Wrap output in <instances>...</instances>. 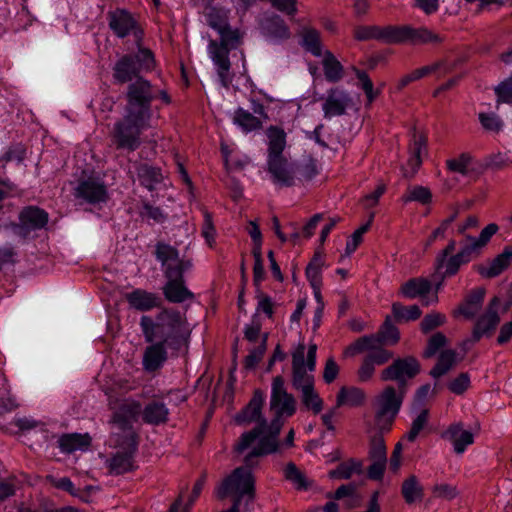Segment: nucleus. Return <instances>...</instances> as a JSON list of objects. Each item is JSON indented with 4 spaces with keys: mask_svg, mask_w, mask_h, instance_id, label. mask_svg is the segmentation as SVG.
Here are the masks:
<instances>
[{
    "mask_svg": "<svg viewBox=\"0 0 512 512\" xmlns=\"http://www.w3.org/2000/svg\"><path fill=\"white\" fill-rule=\"evenodd\" d=\"M256 298L258 300L256 311L263 312L268 318H272L274 313V304L271 297L261 291H258Z\"/></svg>",
    "mask_w": 512,
    "mask_h": 512,
    "instance_id": "338daca9",
    "label": "nucleus"
},
{
    "mask_svg": "<svg viewBox=\"0 0 512 512\" xmlns=\"http://www.w3.org/2000/svg\"><path fill=\"white\" fill-rule=\"evenodd\" d=\"M446 316L439 312H431L426 314L420 323V330L424 334H428L434 329L444 325Z\"/></svg>",
    "mask_w": 512,
    "mask_h": 512,
    "instance_id": "603ef678",
    "label": "nucleus"
},
{
    "mask_svg": "<svg viewBox=\"0 0 512 512\" xmlns=\"http://www.w3.org/2000/svg\"><path fill=\"white\" fill-rule=\"evenodd\" d=\"M141 407L138 403H124L114 412L110 421V443L120 447L110 459L107 460L109 472L121 475L133 469V454L137 449L136 435L132 424L139 415Z\"/></svg>",
    "mask_w": 512,
    "mask_h": 512,
    "instance_id": "f257e3e1",
    "label": "nucleus"
},
{
    "mask_svg": "<svg viewBox=\"0 0 512 512\" xmlns=\"http://www.w3.org/2000/svg\"><path fill=\"white\" fill-rule=\"evenodd\" d=\"M143 367L148 372H154L160 367V342L146 348L143 356Z\"/></svg>",
    "mask_w": 512,
    "mask_h": 512,
    "instance_id": "de8ad7c7",
    "label": "nucleus"
},
{
    "mask_svg": "<svg viewBox=\"0 0 512 512\" xmlns=\"http://www.w3.org/2000/svg\"><path fill=\"white\" fill-rule=\"evenodd\" d=\"M374 214H371L369 220L362 226H360L354 233L351 235L350 239L346 243L345 252L347 255L352 254L359 244L362 242L363 235L369 230L372 222H373Z\"/></svg>",
    "mask_w": 512,
    "mask_h": 512,
    "instance_id": "3c124183",
    "label": "nucleus"
},
{
    "mask_svg": "<svg viewBox=\"0 0 512 512\" xmlns=\"http://www.w3.org/2000/svg\"><path fill=\"white\" fill-rule=\"evenodd\" d=\"M19 222L14 224L15 233L27 238L32 232L41 230L46 227L49 221V215L37 206H26L19 213Z\"/></svg>",
    "mask_w": 512,
    "mask_h": 512,
    "instance_id": "ddd939ff",
    "label": "nucleus"
},
{
    "mask_svg": "<svg viewBox=\"0 0 512 512\" xmlns=\"http://www.w3.org/2000/svg\"><path fill=\"white\" fill-rule=\"evenodd\" d=\"M404 202H419L423 205L429 204L432 200V193L429 188L416 185L409 187L407 193L402 197Z\"/></svg>",
    "mask_w": 512,
    "mask_h": 512,
    "instance_id": "a18cd8bd",
    "label": "nucleus"
},
{
    "mask_svg": "<svg viewBox=\"0 0 512 512\" xmlns=\"http://www.w3.org/2000/svg\"><path fill=\"white\" fill-rule=\"evenodd\" d=\"M268 335L264 334L259 346L250 350L249 354L245 357L244 367L246 369H253L262 360L263 355L266 351Z\"/></svg>",
    "mask_w": 512,
    "mask_h": 512,
    "instance_id": "864d4df0",
    "label": "nucleus"
},
{
    "mask_svg": "<svg viewBox=\"0 0 512 512\" xmlns=\"http://www.w3.org/2000/svg\"><path fill=\"white\" fill-rule=\"evenodd\" d=\"M401 494L408 505L417 501H422L424 497V488L415 475L406 478L401 486Z\"/></svg>",
    "mask_w": 512,
    "mask_h": 512,
    "instance_id": "72a5a7b5",
    "label": "nucleus"
},
{
    "mask_svg": "<svg viewBox=\"0 0 512 512\" xmlns=\"http://www.w3.org/2000/svg\"><path fill=\"white\" fill-rule=\"evenodd\" d=\"M297 180L307 182L312 180L318 173L316 164L313 160L298 165L296 163Z\"/></svg>",
    "mask_w": 512,
    "mask_h": 512,
    "instance_id": "052dcab7",
    "label": "nucleus"
},
{
    "mask_svg": "<svg viewBox=\"0 0 512 512\" xmlns=\"http://www.w3.org/2000/svg\"><path fill=\"white\" fill-rule=\"evenodd\" d=\"M184 252L170 244L162 243V267L165 283L162 286V293L165 299L173 304H182L193 301L194 293L187 287L184 274L193 268V259Z\"/></svg>",
    "mask_w": 512,
    "mask_h": 512,
    "instance_id": "7ed1b4c3",
    "label": "nucleus"
},
{
    "mask_svg": "<svg viewBox=\"0 0 512 512\" xmlns=\"http://www.w3.org/2000/svg\"><path fill=\"white\" fill-rule=\"evenodd\" d=\"M499 299L494 297L489 305L487 311L477 320L473 331L471 339H468L465 343L474 344L478 342L482 337H490L497 325L500 322V317L495 309L497 306Z\"/></svg>",
    "mask_w": 512,
    "mask_h": 512,
    "instance_id": "aec40b11",
    "label": "nucleus"
},
{
    "mask_svg": "<svg viewBox=\"0 0 512 512\" xmlns=\"http://www.w3.org/2000/svg\"><path fill=\"white\" fill-rule=\"evenodd\" d=\"M392 313L397 322H409L417 320L422 311L418 305L404 306L399 302L392 304Z\"/></svg>",
    "mask_w": 512,
    "mask_h": 512,
    "instance_id": "37998d69",
    "label": "nucleus"
},
{
    "mask_svg": "<svg viewBox=\"0 0 512 512\" xmlns=\"http://www.w3.org/2000/svg\"><path fill=\"white\" fill-rule=\"evenodd\" d=\"M366 336L378 339L381 344H396L400 339L399 330L392 323L390 316H386L384 323L376 334Z\"/></svg>",
    "mask_w": 512,
    "mask_h": 512,
    "instance_id": "e433bc0d",
    "label": "nucleus"
},
{
    "mask_svg": "<svg viewBox=\"0 0 512 512\" xmlns=\"http://www.w3.org/2000/svg\"><path fill=\"white\" fill-rule=\"evenodd\" d=\"M443 437L452 442L454 451L457 454H462L467 446L474 442L473 434L468 430H464L461 423L450 425L443 433Z\"/></svg>",
    "mask_w": 512,
    "mask_h": 512,
    "instance_id": "393cba45",
    "label": "nucleus"
},
{
    "mask_svg": "<svg viewBox=\"0 0 512 512\" xmlns=\"http://www.w3.org/2000/svg\"><path fill=\"white\" fill-rule=\"evenodd\" d=\"M479 121L488 131L498 132L502 128V121L494 114L480 113Z\"/></svg>",
    "mask_w": 512,
    "mask_h": 512,
    "instance_id": "774afa93",
    "label": "nucleus"
},
{
    "mask_svg": "<svg viewBox=\"0 0 512 512\" xmlns=\"http://www.w3.org/2000/svg\"><path fill=\"white\" fill-rule=\"evenodd\" d=\"M127 112L138 114L144 110L146 117L150 118L149 104L152 98L150 84L148 81L138 78L134 83L129 85Z\"/></svg>",
    "mask_w": 512,
    "mask_h": 512,
    "instance_id": "2eb2a0df",
    "label": "nucleus"
},
{
    "mask_svg": "<svg viewBox=\"0 0 512 512\" xmlns=\"http://www.w3.org/2000/svg\"><path fill=\"white\" fill-rule=\"evenodd\" d=\"M142 332L147 342H153L158 334L159 325L154 323L149 316H142L140 320Z\"/></svg>",
    "mask_w": 512,
    "mask_h": 512,
    "instance_id": "e2e57ef3",
    "label": "nucleus"
},
{
    "mask_svg": "<svg viewBox=\"0 0 512 512\" xmlns=\"http://www.w3.org/2000/svg\"><path fill=\"white\" fill-rule=\"evenodd\" d=\"M365 393L362 389L351 387V388H341L337 394L336 398V406L341 407L344 405H348L351 407H356L361 405L364 402Z\"/></svg>",
    "mask_w": 512,
    "mask_h": 512,
    "instance_id": "c9c22d12",
    "label": "nucleus"
},
{
    "mask_svg": "<svg viewBox=\"0 0 512 512\" xmlns=\"http://www.w3.org/2000/svg\"><path fill=\"white\" fill-rule=\"evenodd\" d=\"M74 196L77 199L95 205L105 203L108 200V191L102 180L89 177L78 183Z\"/></svg>",
    "mask_w": 512,
    "mask_h": 512,
    "instance_id": "f3484780",
    "label": "nucleus"
},
{
    "mask_svg": "<svg viewBox=\"0 0 512 512\" xmlns=\"http://www.w3.org/2000/svg\"><path fill=\"white\" fill-rule=\"evenodd\" d=\"M446 343H447V338L443 333L437 332V333L433 334L429 338L427 346L423 352L424 358L433 357L438 352L439 349H441L442 347H444L446 345Z\"/></svg>",
    "mask_w": 512,
    "mask_h": 512,
    "instance_id": "4d7b16f0",
    "label": "nucleus"
},
{
    "mask_svg": "<svg viewBox=\"0 0 512 512\" xmlns=\"http://www.w3.org/2000/svg\"><path fill=\"white\" fill-rule=\"evenodd\" d=\"M350 103L351 97L347 91L338 87L329 89L322 105L324 117L332 118L345 114Z\"/></svg>",
    "mask_w": 512,
    "mask_h": 512,
    "instance_id": "412c9836",
    "label": "nucleus"
},
{
    "mask_svg": "<svg viewBox=\"0 0 512 512\" xmlns=\"http://www.w3.org/2000/svg\"><path fill=\"white\" fill-rule=\"evenodd\" d=\"M317 345H309L305 360V345L299 344L292 353L291 384L295 391L300 392L315 386L313 372L316 367Z\"/></svg>",
    "mask_w": 512,
    "mask_h": 512,
    "instance_id": "9d476101",
    "label": "nucleus"
},
{
    "mask_svg": "<svg viewBox=\"0 0 512 512\" xmlns=\"http://www.w3.org/2000/svg\"><path fill=\"white\" fill-rule=\"evenodd\" d=\"M140 71L132 55L122 56L113 68V77L118 83H127L137 77Z\"/></svg>",
    "mask_w": 512,
    "mask_h": 512,
    "instance_id": "bb28decb",
    "label": "nucleus"
},
{
    "mask_svg": "<svg viewBox=\"0 0 512 512\" xmlns=\"http://www.w3.org/2000/svg\"><path fill=\"white\" fill-rule=\"evenodd\" d=\"M322 56V66L326 80L330 83L339 82L344 76L343 65L329 50H325Z\"/></svg>",
    "mask_w": 512,
    "mask_h": 512,
    "instance_id": "2f4dec72",
    "label": "nucleus"
},
{
    "mask_svg": "<svg viewBox=\"0 0 512 512\" xmlns=\"http://www.w3.org/2000/svg\"><path fill=\"white\" fill-rule=\"evenodd\" d=\"M427 140L423 135H413V142L410 146V158L408 165L412 168V175L417 171L421 165V154L426 150Z\"/></svg>",
    "mask_w": 512,
    "mask_h": 512,
    "instance_id": "a19ab883",
    "label": "nucleus"
},
{
    "mask_svg": "<svg viewBox=\"0 0 512 512\" xmlns=\"http://www.w3.org/2000/svg\"><path fill=\"white\" fill-rule=\"evenodd\" d=\"M203 224H202V235L205 238L209 246L215 242L216 230L213 224L212 214L207 210L203 211Z\"/></svg>",
    "mask_w": 512,
    "mask_h": 512,
    "instance_id": "680f3d73",
    "label": "nucleus"
},
{
    "mask_svg": "<svg viewBox=\"0 0 512 512\" xmlns=\"http://www.w3.org/2000/svg\"><path fill=\"white\" fill-rule=\"evenodd\" d=\"M421 371V364L414 356H406L394 359L393 362L384 368L380 373V379L384 382H396L397 397L404 399L409 381L415 378Z\"/></svg>",
    "mask_w": 512,
    "mask_h": 512,
    "instance_id": "f8f14e48",
    "label": "nucleus"
},
{
    "mask_svg": "<svg viewBox=\"0 0 512 512\" xmlns=\"http://www.w3.org/2000/svg\"><path fill=\"white\" fill-rule=\"evenodd\" d=\"M218 33L220 34L221 42L218 43L215 40H211L208 45V52L216 66L221 85L229 88L234 78V74L231 72L229 51L240 44L241 35L237 29H231L228 24Z\"/></svg>",
    "mask_w": 512,
    "mask_h": 512,
    "instance_id": "0eeeda50",
    "label": "nucleus"
},
{
    "mask_svg": "<svg viewBox=\"0 0 512 512\" xmlns=\"http://www.w3.org/2000/svg\"><path fill=\"white\" fill-rule=\"evenodd\" d=\"M265 134L267 137L266 171L269 179L279 188L295 186L296 163L284 155L287 146L286 132L279 126L271 125L266 129Z\"/></svg>",
    "mask_w": 512,
    "mask_h": 512,
    "instance_id": "20e7f679",
    "label": "nucleus"
},
{
    "mask_svg": "<svg viewBox=\"0 0 512 512\" xmlns=\"http://www.w3.org/2000/svg\"><path fill=\"white\" fill-rule=\"evenodd\" d=\"M300 36V44L305 51L315 57H320L324 54L321 33L318 30L312 27H303Z\"/></svg>",
    "mask_w": 512,
    "mask_h": 512,
    "instance_id": "c85d7f7f",
    "label": "nucleus"
},
{
    "mask_svg": "<svg viewBox=\"0 0 512 512\" xmlns=\"http://www.w3.org/2000/svg\"><path fill=\"white\" fill-rule=\"evenodd\" d=\"M428 421V411L423 410L412 422L410 430L404 436L408 441L413 442L425 427Z\"/></svg>",
    "mask_w": 512,
    "mask_h": 512,
    "instance_id": "bf43d9fd",
    "label": "nucleus"
},
{
    "mask_svg": "<svg viewBox=\"0 0 512 512\" xmlns=\"http://www.w3.org/2000/svg\"><path fill=\"white\" fill-rule=\"evenodd\" d=\"M88 433H66L58 438V447L62 453L70 454L75 451H86L91 445Z\"/></svg>",
    "mask_w": 512,
    "mask_h": 512,
    "instance_id": "b1692460",
    "label": "nucleus"
},
{
    "mask_svg": "<svg viewBox=\"0 0 512 512\" xmlns=\"http://www.w3.org/2000/svg\"><path fill=\"white\" fill-rule=\"evenodd\" d=\"M444 68V73L448 72V69H446V65L444 61H437L435 63H432L430 65L423 66L421 68L415 69L412 72L404 75L401 77L397 83V89L402 90L404 87L409 85L410 83L420 80L432 73H435L439 71L440 69Z\"/></svg>",
    "mask_w": 512,
    "mask_h": 512,
    "instance_id": "7c9ffc66",
    "label": "nucleus"
},
{
    "mask_svg": "<svg viewBox=\"0 0 512 512\" xmlns=\"http://www.w3.org/2000/svg\"><path fill=\"white\" fill-rule=\"evenodd\" d=\"M362 472V463L355 459H349L341 462L335 469L329 471L328 476L331 479L347 480L352 477L354 473L360 474Z\"/></svg>",
    "mask_w": 512,
    "mask_h": 512,
    "instance_id": "4c0bfd02",
    "label": "nucleus"
},
{
    "mask_svg": "<svg viewBox=\"0 0 512 512\" xmlns=\"http://www.w3.org/2000/svg\"><path fill=\"white\" fill-rule=\"evenodd\" d=\"M264 34L274 40H286L291 33L288 25L279 15L267 17L262 23Z\"/></svg>",
    "mask_w": 512,
    "mask_h": 512,
    "instance_id": "cd10ccee",
    "label": "nucleus"
},
{
    "mask_svg": "<svg viewBox=\"0 0 512 512\" xmlns=\"http://www.w3.org/2000/svg\"><path fill=\"white\" fill-rule=\"evenodd\" d=\"M433 283L434 281L423 277L411 278L401 286V293L409 299L423 297L430 292Z\"/></svg>",
    "mask_w": 512,
    "mask_h": 512,
    "instance_id": "c756f323",
    "label": "nucleus"
},
{
    "mask_svg": "<svg viewBox=\"0 0 512 512\" xmlns=\"http://www.w3.org/2000/svg\"><path fill=\"white\" fill-rule=\"evenodd\" d=\"M264 403V392L260 389H256L247 405L235 415L234 419L238 425L256 423L253 429L241 434L234 446L236 453L242 454L247 449H252V445L256 440L259 442L262 437L270 435V423L267 422L262 414Z\"/></svg>",
    "mask_w": 512,
    "mask_h": 512,
    "instance_id": "423d86ee",
    "label": "nucleus"
},
{
    "mask_svg": "<svg viewBox=\"0 0 512 512\" xmlns=\"http://www.w3.org/2000/svg\"><path fill=\"white\" fill-rule=\"evenodd\" d=\"M323 264L322 257L316 253L306 267L305 274L312 288L322 286L321 268Z\"/></svg>",
    "mask_w": 512,
    "mask_h": 512,
    "instance_id": "c03bdc74",
    "label": "nucleus"
},
{
    "mask_svg": "<svg viewBox=\"0 0 512 512\" xmlns=\"http://www.w3.org/2000/svg\"><path fill=\"white\" fill-rule=\"evenodd\" d=\"M456 363V352L452 349L443 350L438 357L437 363L431 369L430 375L433 378H440L445 375Z\"/></svg>",
    "mask_w": 512,
    "mask_h": 512,
    "instance_id": "58836bf2",
    "label": "nucleus"
},
{
    "mask_svg": "<svg viewBox=\"0 0 512 512\" xmlns=\"http://www.w3.org/2000/svg\"><path fill=\"white\" fill-rule=\"evenodd\" d=\"M395 26H359L354 30V37L359 41L378 40L384 43L393 44Z\"/></svg>",
    "mask_w": 512,
    "mask_h": 512,
    "instance_id": "4be33fe9",
    "label": "nucleus"
},
{
    "mask_svg": "<svg viewBox=\"0 0 512 512\" xmlns=\"http://www.w3.org/2000/svg\"><path fill=\"white\" fill-rule=\"evenodd\" d=\"M410 41L412 44H439L444 38L426 27L395 26L394 43Z\"/></svg>",
    "mask_w": 512,
    "mask_h": 512,
    "instance_id": "a211bd4d",
    "label": "nucleus"
},
{
    "mask_svg": "<svg viewBox=\"0 0 512 512\" xmlns=\"http://www.w3.org/2000/svg\"><path fill=\"white\" fill-rule=\"evenodd\" d=\"M206 21L208 25L217 32L222 30L228 23L225 13L218 8L211 7L206 12Z\"/></svg>",
    "mask_w": 512,
    "mask_h": 512,
    "instance_id": "5fc2aeb1",
    "label": "nucleus"
},
{
    "mask_svg": "<svg viewBox=\"0 0 512 512\" xmlns=\"http://www.w3.org/2000/svg\"><path fill=\"white\" fill-rule=\"evenodd\" d=\"M135 59L137 68L139 71L149 70L155 64V58L153 53L146 48H139L135 55H132Z\"/></svg>",
    "mask_w": 512,
    "mask_h": 512,
    "instance_id": "13d9d810",
    "label": "nucleus"
},
{
    "mask_svg": "<svg viewBox=\"0 0 512 512\" xmlns=\"http://www.w3.org/2000/svg\"><path fill=\"white\" fill-rule=\"evenodd\" d=\"M108 25L112 32L119 38H124L130 34L138 36L140 31L138 21L135 16L126 9L117 8L109 11L107 14Z\"/></svg>",
    "mask_w": 512,
    "mask_h": 512,
    "instance_id": "dca6fc26",
    "label": "nucleus"
},
{
    "mask_svg": "<svg viewBox=\"0 0 512 512\" xmlns=\"http://www.w3.org/2000/svg\"><path fill=\"white\" fill-rule=\"evenodd\" d=\"M471 160L472 157L470 154L462 153L457 158L447 160L446 165L450 171L466 175L468 173V166L471 163Z\"/></svg>",
    "mask_w": 512,
    "mask_h": 512,
    "instance_id": "6e6d98bb",
    "label": "nucleus"
},
{
    "mask_svg": "<svg viewBox=\"0 0 512 512\" xmlns=\"http://www.w3.org/2000/svg\"><path fill=\"white\" fill-rule=\"evenodd\" d=\"M495 93L498 98V103L503 102L512 104V77L499 84L495 88Z\"/></svg>",
    "mask_w": 512,
    "mask_h": 512,
    "instance_id": "0e129e2a",
    "label": "nucleus"
},
{
    "mask_svg": "<svg viewBox=\"0 0 512 512\" xmlns=\"http://www.w3.org/2000/svg\"><path fill=\"white\" fill-rule=\"evenodd\" d=\"M465 264L458 253L450 256H436L434 262L435 273L432 275L436 292L440 290L446 278L455 276L461 266Z\"/></svg>",
    "mask_w": 512,
    "mask_h": 512,
    "instance_id": "6ab92c4d",
    "label": "nucleus"
},
{
    "mask_svg": "<svg viewBox=\"0 0 512 512\" xmlns=\"http://www.w3.org/2000/svg\"><path fill=\"white\" fill-rule=\"evenodd\" d=\"M149 119L144 110L138 114L127 112L114 124L111 139L116 149L135 151L141 144L140 136L149 126Z\"/></svg>",
    "mask_w": 512,
    "mask_h": 512,
    "instance_id": "6e6552de",
    "label": "nucleus"
},
{
    "mask_svg": "<svg viewBox=\"0 0 512 512\" xmlns=\"http://www.w3.org/2000/svg\"><path fill=\"white\" fill-rule=\"evenodd\" d=\"M296 399L288 393L285 387L284 378L281 375L275 376L271 384L270 410L275 416L270 422V435L262 437L251 450V454L246 458L248 465L256 464L258 456H266L275 453L278 450V436L283 426L282 417H291L296 412Z\"/></svg>",
    "mask_w": 512,
    "mask_h": 512,
    "instance_id": "f03ea898",
    "label": "nucleus"
},
{
    "mask_svg": "<svg viewBox=\"0 0 512 512\" xmlns=\"http://www.w3.org/2000/svg\"><path fill=\"white\" fill-rule=\"evenodd\" d=\"M233 123L245 133L260 130L263 126V121L258 116L241 107L235 110Z\"/></svg>",
    "mask_w": 512,
    "mask_h": 512,
    "instance_id": "473e14b6",
    "label": "nucleus"
},
{
    "mask_svg": "<svg viewBox=\"0 0 512 512\" xmlns=\"http://www.w3.org/2000/svg\"><path fill=\"white\" fill-rule=\"evenodd\" d=\"M251 454V450L245 455L243 462L244 466L237 467L230 475L222 480L216 488L215 494L218 499H225L228 496H233V504L230 509L224 512H239V507L244 501V507L249 510L250 505L255 500V478L252 469L257 467L259 459L258 456L256 464L250 466L246 462V458Z\"/></svg>",
    "mask_w": 512,
    "mask_h": 512,
    "instance_id": "39448f33",
    "label": "nucleus"
},
{
    "mask_svg": "<svg viewBox=\"0 0 512 512\" xmlns=\"http://www.w3.org/2000/svg\"><path fill=\"white\" fill-rule=\"evenodd\" d=\"M485 296L483 288L472 290L460 305L459 312L466 318H473L480 310Z\"/></svg>",
    "mask_w": 512,
    "mask_h": 512,
    "instance_id": "f704fd0d",
    "label": "nucleus"
},
{
    "mask_svg": "<svg viewBox=\"0 0 512 512\" xmlns=\"http://www.w3.org/2000/svg\"><path fill=\"white\" fill-rule=\"evenodd\" d=\"M138 176L141 184L150 192H153L157 189L158 172L156 169L148 165H142L138 170Z\"/></svg>",
    "mask_w": 512,
    "mask_h": 512,
    "instance_id": "8fccbe9b",
    "label": "nucleus"
},
{
    "mask_svg": "<svg viewBox=\"0 0 512 512\" xmlns=\"http://www.w3.org/2000/svg\"><path fill=\"white\" fill-rule=\"evenodd\" d=\"M469 385L470 377L468 373H461L449 383L448 388L452 393L461 395L467 390Z\"/></svg>",
    "mask_w": 512,
    "mask_h": 512,
    "instance_id": "69168bd1",
    "label": "nucleus"
},
{
    "mask_svg": "<svg viewBox=\"0 0 512 512\" xmlns=\"http://www.w3.org/2000/svg\"><path fill=\"white\" fill-rule=\"evenodd\" d=\"M383 344L373 337L363 336L358 338L350 345L349 351L352 354H358L367 351L364 357L375 366L384 365L393 358V353L382 347Z\"/></svg>",
    "mask_w": 512,
    "mask_h": 512,
    "instance_id": "4468645a",
    "label": "nucleus"
},
{
    "mask_svg": "<svg viewBox=\"0 0 512 512\" xmlns=\"http://www.w3.org/2000/svg\"><path fill=\"white\" fill-rule=\"evenodd\" d=\"M185 324L183 313L162 307V362L166 359L167 350L174 355L186 344L188 329Z\"/></svg>",
    "mask_w": 512,
    "mask_h": 512,
    "instance_id": "1a4fd4ad",
    "label": "nucleus"
},
{
    "mask_svg": "<svg viewBox=\"0 0 512 512\" xmlns=\"http://www.w3.org/2000/svg\"><path fill=\"white\" fill-rule=\"evenodd\" d=\"M512 262V247L506 246L502 253L498 254L488 266L480 265L478 273L485 278H494L506 270Z\"/></svg>",
    "mask_w": 512,
    "mask_h": 512,
    "instance_id": "5701e85b",
    "label": "nucleus"
},
{
    "mask_svg": "<svg viewBox=\"0 0 512 512\" xmlns=\"http://www.w3.org/2000/svg\"><path fill=\"white\" fill-rule=\"evenodd\" d=\"M369 458L376 461H387V451L383 435L374 434L371 436Z\"/></svg>",
    "mask_w": 512,
    "mask_h": 512,
    "instance_id": "09e8293b",
    "label": "nucleus"
},
{
    "mask_svg": "<svg viewBox=\"0 0 512 512\" xmlns=\"http://www.w3.org/2000/svg\"><path fill=\"white\" fill-rule=\"evenodd\" d=\"M482 247L476 242V237L465 235L460 241V250L457 252L462 260L467 264L480 256Z\"/></svg>",
    "mask_w": 512,
    "mask_h": 512,
    "instance_id": "ea45409f",
    "label": "nucleus"
},
{
    "mask_svg": "<svg viewBox=\"0 0 512 512\" xmlns=\"http://www.w3.org/2000/svg\"><path fill=\"white\" fill-rule=\"evenodd\" d=\"M129 306L135 310L148 311L158 306L159 298L156 294L147 292L143 289H135L125 294Z\"/></svg>",
    "mask_w": 512,
    "mask_h": 512,
    "instance_id": "a878e982",
    "label": "nucleus"
},
{
    "mask_svg": "<svg viewBox=\"0 0 512 512\" xmlns=\"http://www.w3.org/2000/svg\"><path fill=\"white\" fill-rule=\"evenodd\" d=\"M303 407L312 411L314 414H319L323 409V400L319 393L315 390V386L303 391L298 392Z\"/></svg>",
    "mask_w": 512,
    "mask_h": 512,
    "instance_id": "79ce46f5",
    "label": "nucleus"
},
{
    "mask_svg": "<svg viewBox=\"0 0 512 512\" xmlns=\"http://www.w3.org/2000/svg\"><path fill=\"white\" fill-rule=\"evenodd\" d=\"M404 399L397 397L392 385L386 386L375 400L373 429L375 434L387 433L391 430Z\"/></svg>",
    "mask_w": 512,
    "mask_h": 512,
    "instance_id": "9b49d317",
    "label": "nucleus"
},
{
    "mask_svg": "<svg viewBox=\"0 0 512 512\" xmlns=\"http://www.w3.org/2000/svg\"><path fill=\"white\" fill-rule=\"evenodd\" d=\"M284 476L286 480L293 483L298 490H307L310 486L305 475L297 468L293 462H290L286 465Z\"/></svg>",
    "mask_w": 512,
    "mask_h": 512,
    "instance_id": "49530a36",
    "label": "nucleus"
}]
</instances>
